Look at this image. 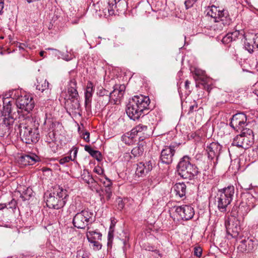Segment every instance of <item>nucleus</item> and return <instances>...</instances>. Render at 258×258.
Wrapping results in <instances>:
<instances>
[{"mask_svg": "<svg viewBox=\"0 0 258 258\" xmlns=\"http://www.w3.org/2000/svg\"><path fill=\"white\" fill-rule=\"evenodd\" d=\"M198 0H185L184 5L186 9L191 8Z\"/></svg>", "mask_w": 258, "mask_h": 258, "instance_id": "obj_48", "label": "nucleus"}, {"mask_svg": "<svg viewBox=\"0 0 258 258\" xmlns=\"http://www.w3.org/2000/svg\"><path fill=\"white\" fill-rule=\"evenodd\" d=\"M244 47L250 53H253L254 49L258 50V33H248L244 36Z\"/></svg>", "mask_w": 258, "mask_h": 258, "instance_id": "obj_16", "label": "nucleus"}, {"mask_svg": "<svg viewBox=\"0 0 258 258\" xmlns=\"http://www.w3.org/2000/svg\"><path fill=\"white\" fill-rule=\"evenodd\" d=\"M44 124H47L48 126V130L49 132H55L56 128L61 127V125L59 123V122L56 121H53L51 119H48L47 121L45 120Z\"/></svg>", "mask_w": 258, "mask_h": 258, "instance_id": "obj_32", "label": "nucleus"}, {"mask_svg": "<svg viewBox=\"0 0 258 258\" xmlns=\"http://www.w3.org/2000/svg\"><path fill=\"white\" fill-rule=\"evenodd\" d=\"M124 203L122 201H120L118 204V209L122 210L124 208Z\"/></svg>", "mask_w": 258, "mask_h": 258, "instance_id": "obj_61", "label": "nucleus"}, {"mask_svg": "<svg viewBox=\"0 0 258 258\" xmlns=\"http://www.w3.org/2000/svg\"><path fill=\"white\" fill-rule=\"evenodd\" d=\"M210 80L208 78L204 77H200L199 78V82L197 84L196 87L202 86V88L207 91L208 94L210 93L211 90L212 89V84L210 83Z\"/></svg>", "mask_w": 258, "mask_h": 258, "instance_id": "obj_27", "label": "nucleus"}, {"mask_svg": "<svg viewBox=\"0 0 258 258\" xmlns=\"http://www.w3.org/2000/svg\"><path fill=\"white\" fill-rule=\"evenodd\" d=\"M33 195V190L31 188L27 187L25 189L22 194H21L20 198L22 201H25L29 200Z\"/></svg>", "mask_w": 258, "mask_h": 258, "instance_id": "obj_35", "label": "nucleus"}, {"mask_svg": "<svg viewBox=\"0 0 258 258\" xmlns=\"http://www.w3.org/2000/svg\"><path fill=\"white\" fill-rule=\"evenodd\" d=\"M125 86L124 85H115L114 90L110 92L109 101L117 104L122 99Z\"/></svg>", "mask_w": 258, "mask_h": 258, "instance_id": "obj_19", "label": "nucleus"}, {"mask_svg": "<svg viewBox=\"0 0 258 258\" xmlns=\"http://www.w3.org/2000/svg\"><path fill=\"white\" fill-rule=\"evenodd\" d=\"M174 146H167L162 149L160 155V160L163 163L170 164L173 160V157L175 150Z\"/></svg>", "mask_w": 258, "mask_h": 258, "instance_id": "obj_18", "label": "nucleus"}, {"mask_svg": "<svg viewBox=\"0 0 258 258\" xmlns=\"http://www.w3.org/2000/svg\"><path fill=\"white\" fill-rule=\"evenodd\" d=\"M144 248L145 250L155 252L156 253H158L160 255L159 251L158 250H157L155 247L153 245H150L149 243L145 244L144 245Z\"/></svg>", "mask_w": 258, "mask_h": 258, "instance_id": "obj_44", "label": "nucleus"}, {"mask_svg": "<svg viewBox=\"0 0 258 258\" xmlns=\"http://www.w3.org/2000/svg\"><path fill=\"white\" fill-rule=\"evenodd\" d=\"M226 226H227L226 225ZM227 233L230 234L232 237H237L240 231V228L239 226H235L234 228H232L231 232H230V228L226 227Z\"/></svg>", "mask_w": 258, "mask_h": 258, "instance_id": "obj_38", "label": "nucleus"}, {"mask_svg": "<svg viewBox=\"0 0 258 258\" xmlns=\"http://www.w3.org/2000/svg\"><path fill=\"white\" fill-rule=\"evenodd\" d=\"M93 92L94 86L93 83L91 82H89L87 84L85 93V105L86 108H89L91 106V102Z\"/></svg>", "mask_w": 258, "mask_h": 258, "instance_id": "obj_24", "label": "nucleus"}, {"mask_svg": "<svg viewBox=\"0 0 258 258\" xmlns=\"http://www.w3.org/2000/svg\"><path fill=\"white\" fill-rule=\"evenodd\" d=\"M71 160L74 161V159H72L71 156H66V157H63V158H61L59 160V163L60 164L63 165L66 163H68V162H69Z\"/></svg>", "mask_w": 258, "mask_h": 258, "instance_id": "obj_49", "label": "nucleus"}, {"mask_svg": "<svg viewBox=\"0 0 258 258\" xmlns=\"http://www.w3.org/2000/svg\"><path fill=\"white\" fill-rule=\"evenodd\" d=\"M85 150L97 161H100L102 160V157L101 153L99 151L93 150L91 146L86 145L85 146Z\"/></svg>", "mask_w": 258, "mask_h": 258, "instance_id": "obj_31", "label": "nucleus"}, {"mask_svg": "<svg viewBox=\"0 0 258 258\" xmlns=\"http://www.w3.org/2000/svg\"><path fill=\"white\" fill-rule=\"evenodd\" d=\"M73 152L74 159L76 157L78 153V148L73 147L71 152Z\"/></svg>", "mask_w": 258, "mask_h": 258, "instance_id": "obj_59", "label": "nucleus"}, {"mask_svg": "<svg viewBox=\"0 0 258 258\" xmlns=\"http://www.w3.org/2000/svg\"><path fill=\"white\" fill-rule=\"evenodd\" d=\"M82 179L88 184L96 183L95 179L93 177L92 175L88 171H84L83 174L82 175Z\"/></svg>", "mask_w": 258, "mask_h": 258, "instance_id": "obj_36", "label": "nucleus"}, {"mask_svg": "<svg viewBox=\"0 0 258 258\" xmlns=\"http://www.w3.org/2000/svg\"><path fill=\"white\" fill-rule=\"evenodd\" d=\"M235 188L234 186L229 185L219 189L215 197V202L218 210L226 213L231 203L234 196Z\"/></svg>", "mask_w": 258, "mask_h": 258, "instance_id": "obj_3", "label": "nucleus"}, {"mask_svg": "<svg viewBox=\"0 0 258 258\" xmlns=\"http://www.w3.org/2000/svg\"><path fill=\"white\" fill-rule=\"evenodd\" d=\"M7 209H16L17 207V202L15 200L12 199L10 202L7 203Z\"/></svg>", "mask_w": 258, "mask_h": 258, "instance_id": "obj_50", "label": "nucleus"}, {"mask_svg": "<svg viewBox=\"0 0 258 258\" xmlns=\"http://www.w3.org/2000/svg\"><path fill=\"white\" fill-rule=\"evenodd\" d=\"M175 196L185 199L186 193V186L184 182L176 183L173 187Z\"/></svg>", "mask_w": 258, "mask_h": 258, "instance_id": "obj_23", "label": "nucleus"}, {"mask_svg": "<svg viewBox=\"0 0 258 258\" xmlns=\"http://www.w3.org/2000/svg\"><path fill=\"white\" fill-rule=\"evenodd\" d=\"M237 29H243V27L242 26L241 27H240L239 26V25H237L236 26H235L234 30H237Z\"/></svg>", "mask_w": 258, "mask_h": 258, "instance_id": "obj_64", "label": "nucleus"}, {"mask_svg": "<svg viewBox=\"0 0 258 258\" xmlns=\"http://www.w3.org/2000/svg\"><path fill=\"white\" fill-rule=\"evenodd\" d=\"M105 181H102L101 179H100V181L103 182L105 187H111L112 184L111 180L106 176H105Z\"/></svg>", "mask_w": 258, "mask_h": 258, "instance_id": "obj_51", "label": "nucleus"}, {"mask_svg": "<svg viewBox=\"0 0 258 258\" xmlns=\"http://www.w3.org/2000/svg\"><path fill=\"white\" fill-rule=\"evenodd\" d=\"M145 145L146 144L145 142L138 144V145L132 150V154L135 157H138L142 156L144 152V147L145 146Z\"/></svg>", "mask_w": 258, "mask_h": 258, "instance_id": "obj_30", "label": "nucleus"}, {"mask_svg": "<svg viewBox=\"0 0 258 258\" xmlns=\"http://www.w3.org/2000/svg\"><path fill=\"white\" fill-rule=\"evenodd\" d=\"M233 41L232 40V38H231V36L229 33L227 34L225 36H224L222 39V42L224 44H228L230 42Z\"/></svg>", "mask_w": 258, "mask_h": 258, "instance_id": "obj_47", "label": "nucleus"}, {"mask_svg": "<svg viewBox=\"0 0 258 258\" xmlns=\"http://www.w3.org/2000/svg\"><path fill=\"white\" fill-rule=\"evenodd\" d=\"M194 254L198 257H200L202 254V250L200 247H196L194 248Z\"/></svg>", "mask_w": 258, "mask_h": 258, "instance_id": "obj_53", "label": "nucleus"}, {"mask_svg": "<svg viewBox=\"0 0 258 258\" xmlns=\"http://www.w3.org/2000/svg\"><path fill=\"white\" fill-rule=\"evenodd\" d=\"M65 108L69 114H81V108L80 103V97L67 98L65 99Z\"/></svg>", "mask_w": 258, "mask_h": 258, "instance_id": "obj_12", "label": "nucleus"}, {"mask_svg": "<svg viewBox=\"0 0 258 258\" xmlns=\"http://www.w3.org/2000/svg\"><path fill=\"white\" fill-rule=\"evenodd\" d=\"M47 144L53 153H56L57 152L58 145L57 144L56 141L51 142L47 143Z\"/></svg>", "mask_w": 258, "mask_h": 258, "instance_id": "obj_43", "label": "nucleus"}, {"mask_svg": "<svg viewBox=\"0 0 258 258\" xmlns=\"http://www.w3.org/2000/svg\"><path fill=\"white\" fill-rule=\"evenodd\" d=\"M77 81L75 79H71L68 84L67 89V98H77L80 97L78 91L77 90Z\"/></svg>", "mask_w": 258, "mask_h": 258, "instance_id": "obj_22", "label": "nucleus"}, {"mask_svg": "<svg viewBox=\"0 0 258 258\" xmlns=\"http://www.w3.org/2000/svg\"><path fill=\"white\" fill-rule=\"evenodd\" d=\"M255 199L251 195L249 194H245L242 196V201L241 203V205L244 206V204L247 207L246 210L250 211L252 208L254 207L253 201Z\"/></svg>", "mask_w": 258, "mask_h": 258, "instance_id": "obj_26", "label": "nucleus"}, {"mask_svg": "<svg viewBox=\"0 0 258 258\" xmlns=\"http://www.w3.org/2000/svg\"><path fill=\"white\" fill-rule=\"evenodd\" d=\"M254 142L253 131L250 129L243 130L241 134L236 136L232 145L244 149L249 148Z\"/></svg>", "mask_w": 258, "mask_h": 258, "instance_id": "obj_6", "label": "nucleus"}, {"mask_svg": "<svg viewBox=\"0 0 258 258\" xmlns=\"http://www.w3.org/2000/svg\"><path fill=\"white\" fill-rule=\"evenodd\" d=\"M60 251L61 252L64 253L66 254L71 252L70 248L69 247H67V248H63V247H61Z\"/></svg>", "mask_w": 258, "mask_h": 258, "instance_id": "obj_60", "label": "nucleus"}, {"mask_svg": "<svg viewBox=\"0 0 258 258\" xmlns=\"http://www.w3.org/2000/svg\"><path fill=\"white\" fill-rule=\"evenodd\" d=\"M29 164L33 165L38 161V157L35 154L29 155Z\"/></svg>", "mask_w": 258, "mask_h": 258, "instance_id": "obj_46", "label": "nucleus"}, {"mask_svg": "<svg viewBox=\"0 0 258 258\" xmlns=\"http://www.w3.org/2000/svg\"><path fill=\"white\" fill-rule=\"evenodd\" d=\"M93 213L88 209L78 212L73 219V225L78 229H85L89 224L92 223Z\"/></svg>", "mask_w": 258, "mask_h": 258, "instance_id": "obj_7", "label": "nucleus"}, {"mask_svg": "<svg viewBox=\"0 0 258 258\" xmlns=\"http://www.w3.org/2000/svg\"><path fill=\"white\" fill-rule=\"evenodd\" d=\"M19 128L20 135L23 142L30 144L38 142L40 136L37 127H32V126L23 122L19 124Z\"/></svg>", "mask_w": 258, "mask_h": 258, "instance_id": "obj_5", "label": "nucleus"}, {"mask_svg": "<svg viewBox=\"0 0 258 258\" xmlns=\"http://www.w3.org/2000/svg\"><path fill=\"white\" fill-rule=\"evenodd\" d=\"M135 136L131 132L126 133L121 137L122 141L126 145L132 144Z\"/></svg>", "mask_w": 258, "mask_h": 258, "instance_id": "obj_34", "label": "nucleus"}, {"mask_svg": "<svg viewBox=\"0 0 258 258\" xmlns=\"http://www.w3.org/2000/svg\"><path fill=\"white\" fill-rule=\"evenodd\" d=\"M190 158L185 156L181 158L177 166V172L182 178L191 180L199 173L198 168L190 162Z\"/></svg>", "mask_w": 258, "mask_h": 258, "instance_id": "obj_4", "label": "nucleus"}, {"mask_svg": "<svg viewBox=\"0 0 258 258\" xmlns=\"http://www.w3.org/2000/svg\"><path fill=\"white\" fill-rule=\"evenodd\" d=\"M108 242L107 245H111L112 243L113 239V231L109 230L108 233Z\"/></svg>", "mask_w": 258, "mask_h": 258, "instance_id": "obj_52", "label": "nucleus"}, {"mask_svg": "<svg viewBox=\"0 0 258 258\" xmlns=\"http://www.w3.org/2000/svg\"><path fill=\"white\" fill-rule=\"evenodd\" d=\"M4 108L8 114L7 116L5 115L2 121L0 120V137L8 136L10 134L15 121L14 117L10 115L11 112V105L10 102L6 106H4Z\"/></svg>", "mask_w": 258, "mask_h": 258, "instance_id": "obj_8", "label": "nucleus"}, {"mask_svg": "<svg viewBox=\"0 0 258 258\" xmlns=\"http://www.w3.org/2000/svg\"><path fill=\"white\" fill-rule=\"evenodd\" d=\"M77 258H88V253L83 249L78 250Z\"/></svg>", "mask_w": 258, "mask_h": 258, "instance_id": "obj_45", "label": "nucleus"}, {"mask_svg": "<svg viewBox=\"0 0 258 258\" xmlns=\"http://www.w3.org/2000/svg\"><path fill=\"white\" fill-rule=\"evenodd\" d=\"M29 155H24L20 157L19 162L24 166L29 165Z\"/></svg>", "mask_w": 258, "mask_h": 258, "instance_id": "obj_41", "label": "nucleus"}, {"mask_svg": "<svg viewBox=\"0 0 258 258\" xmlns=\"http://www.w3.org/2000/svg\"><path fill=\"white\" fill-rule=\"evenodd\" d=\"M45 141L47 143L52 141H56L55 133L49 132L45 136Z\"/></svg>", "mask_w": 258, "mask_h": 258, "instance_id": "obj_40", "label": "nucleus"}, {"mask_svg": "<svg viewBox=\"0 0 258 258\" xmlns=\"http://www.w3.org/2000/svg\"><path fill=\"white\" fill-rule=\"evenodd\" d=\"M111 3L114 5V10L119 13L124 12L127 8V3L125 0H111Z\"/></svg>", "mask_w": 258, "mask_h": 258, "instance_id": "obj_25", "label": "nucleus"}, {"mask_svg": "<svg viewBox=\"0 0 258 258\" xmlns=\"http://www.w3.org/2000/svg\"><path fill=\"white\" fill-rule=\"evenodd\" d=\"M198 104L196 102H194V104L191 105L189 107L188 114L194 112V110L198 108Z\"/></svg>", "mask_w": 258, "mask_h": 258, "instance_id": "obj_55", "label": "nucleus"}, {"mask_svg": "<svg viewBox=\"0 0 258 258\" xmlns=\"http://www.w3.org/2000/svg\"><path fill=\"white\" fill-rule=\"evenodd\" d=\"M247 125V117L245 113L238 112L233 115L230 125L236 131L245 130L244 127Z\"/></svg>", "mask_w": 258, "mask_h": 258, "instance_id": "obj_10", "label": "nucleus"}, {"mask_svg": "<svg viewBox=\"0 0 258 258\" xmlns=\"http://www.w3.org/2000/svg\"><path fill=\"white\" fill-rule=\"evenodd\" d=\"M83 135L84 140L87 142H89L90 133L88 132H85L83 134Z\"/></svg>", "mask_w": 258, "mask_h": 258, "instance_id": "obj_57", "label": "nucleus"}, {"mask_svg": "<svg viewBox=\"0 0 258 258\" xmlns=\"http://www.w3.org/2000/svg\"><path fill=\"white\" fill-rule=\"evenodd\" d=\"M104 191L106 194L107 199L108 200H109L112 196V190L111 187H105Z\"/></svg>", "mask_w": 258, "mask_h": 258, "instance_id": "obj_54", "label": "nucleus"}, {"mask_svg": "<svg viewBox=\"0 0 258 258\" xmlns=\"http://www.w3.org/2000/svg\"><path fill=\"white\" fill-rule=\"evenodd\" d=\"M190 84V81H189L188 80H186L185 81V88L187 90V89H189V84Z\"/></svg>", "mask_w": 258, "mask_h": 258, "instance_id": "obj_62", "label": "nucleus"}, {"mask_svg": "<svg viewBox=\"0 0 258 258\" xmlns=\"http://www.w3.org/2000/svg\"><path fill=\"white\" fill-rule=\"evenodd\" d=\"M91 244H92V247L94 250H99L101 249L102 244L99 242V240H92L88 241Z\"/></svg>", "mask_w": 258, "mask_h": 258, "instance_id": "obj_42", "label": "nucleus"}, {"mask_svg": "<svg viewBox=\"0 0 258 258\" xmlns=\"http://www.w3.org/2000/svg\"><path fill=\"white\" fill-rule=\"evenodd\" d=\"M154 161L153 160L141 162L137 164L136 175L138 177H145L153 169Z\"/></svg>", "mask_w": 258, "mask_h": 258, "instance_id": "obj_17", "label": "nucleus"}, {"mask_svg": "<svg viewBox=\"0 0 258 258\" xmlns=\"http://www.w3.org/2000/svg\"><path fill=\"white\" fill-rule=\"evenodd\" d=\"M68 192L66 189L59 186L56 187L53 192L45 194L46 204L49 208L60 209L66 205L68 198Z\"/></svg>", "mask_w": 258, "mask_h": 258, "instance_id": "obj_2", "label": "nucleus"}, {"mask_svg": "<svg viewBox=\"0 0 258 258\" xmlns=\"http://www.w3.org/2000/svg\"><path fill=\"white\" fill-rule=\"evenodd\" d=\"M150 100L148 96L143 95L134 96L129 100L126 107V112L128 117L134 120L138 119L144 115L146 110L149 109Z\"/></svg>", "mask_w": 258, "mask_h": 258, "instance_id": "obj_1", "label": "nucleus"}, {"mask_svg": "<svg viewBox=\"0 0 258 258\" xmlns=\"http://www.w3.org/2000/svg\"><path fill=\"white\" fill-rule=\"evenodd\" d=\"M114 6V5L111 3V0H108L106 3H104L101 9H100V11L102 12L106 18L115 15L116 14Z\"/></svg>", "mask_w": 258, "mask_h": 258, "instance_id": "obj_21", "label": "nucleus"}, {"mask_svg": "<svg viewBox=\"0 0 258 258\" xmlns=\"http://www.w3.org/2000/svg\"><path fill=\"white\" fill-rule=\"evenodd\" d=\"M49 83L46 80L40 79L37 80L36 84V89L41 91L42 92L46 89H48Z\"/></svg>", "mask_w": 258, "mask_h": 258, "instance_id": "obj_33", "label": "nucleus"}, {"mask_svg": "<svg viewBox=\"0 0 258 258\" xmlns=\"http://www.w3.org/2000/svg\"><path fill=\"white\" fill-rule=\"evenodd\" d=\"M222 9L217 7L214 5L209 7L207 9V15L214 19L215 22L218 18L219 14L220 13Z\"/></svg>", "mask_w": 258, "mask_h": 258, "instance_id": "obj_28", "label": "nucleus"}, {"mask_svg": "<svg viewBox=\"0 0 258 258\" xmlns=\"http://www.w3.org/2000/svg\"><path fill=\"white\" fill-rule=\"evenodd\" d=\"M94 172L96 173L97 174H99V175H101L103 173V169H102L101 167H95L94 170H93Z\"/></svg>", "mask_w": 258, "mask_h": 258, "instance_id": "obj_56", "label": "nucleus"}, {"mask_svg": "<svg viewBox=\"0 0 258 258\" xmlns=\"http://www.w3.org/2000/svg\"><path fill=\"white\" fill-rule=\"evenodd\" d=\"M258 246V240L255 238H247L242 240L237 247L238 250L241 252H250L255 250Z\"/></svg>", "mask_w": 258, "mask_h": 258, "instance_id": "obj_15", "label": "nucleus"}, {"mask_svg": "<svg viewBox=\"0 0 258 258\" xmlns=\"http://www.w3.org/2000/svg\"><path fill=\"white\" fill-rule=\"evenodd\" d=\"M17 106L27 112H30L34 107V102L32 97L29 95L21 96L16 101Z\"/></svg>", "mask_w": 258, "mask_h": 258, "instance_id": "obj_13", "label": "nucleus"}, {"mask_svg": "<svg viewBox=\"0 0 258 258\" xmlns=\"http://www.w3.org/2000/svg\"><path fill=\"white\" fill-rule=\"evenodd\" d=\"M233 23V20L228 10L222 9L218 18L213 25V28L215 31H221Z\"/></svg>", "mask_w": 258, "mask_h": 258, "instance_id": "obj_9", "label": "nucleus"}, {"mask_svg": "<svg viewBox=\"0 0 258 258\" xmlns=\"http://www.w3.org/2000/svg\"><path fill=\"white\" fill-rule=\"evenodd\" d=\"M7 203L0 204V210H2L5 208L7 209Z\"/></svg>", "mask_w": 258, "mask_h": 258, "instance_id": "obj_63", "label": "nucleus"}, {"mask_svg": "<svg viewBox=\"0 0 258 258\" xmlns=\"http://www.w3.org/2000/svg\"><path fill=\"white\" fill-rule=\"evenodd\" d=\"M175 214L181 220L187 221L192 219L195 215L194 208L190 205H183L175 208Z\"/></svg>", "mask_w": 258, "mask_h": 258, "instance_id": "obj_11", "label": "nucleus"}, {"mask_svg": "<svg viewBox=\"0 0 258 258\" xmlns=\"http://www.w3.org/2000/svg\"><path fill=\"white\" fill-rule=\"evenodd\" d=\"M230 34L231 38L233 41L235 40L239 35H241L244 37L246 34H245L244 30L243 29H237V30H234V31L229 33Z\"/></svg>", "mask_w": 258, "mask_h": 258, "instance_id": "obj_37", "label": "nucleus"}, {"mask_svg": "<svg viewBox=\"0 0 258 258\" xmlns=\"http://www.w3.org/2000/svg\"><path fill=\"white\" fill-rule=\"evenodd\" d=\"M4 8V0H0V15L3 13V10Z\"/></svg>", "mask_w": 258, "mask_h": 258, "instance_id": "obj_58", "label": "nucleus"}, {"mask_svg": "<svg viewBox=\"0 0 258 258\" xmlns=\"http://www.w3.org/2000/svg\"><path fill=\"white\" fill-rule=\"evenodd\" d=\"M110 92L109 91L101 88L99 90L98 92L97 93L99 97H106V101H109V96H110Z\"/></svg>", "mask_w": 258, "mask_h": 258, "instance_id": "obj_39", "label": "nucleus"}, {"mask_svg": "<svg viewBox=\"0 0 258 258\" xmlns=\"http://www.w3.org/2000/svg\"><path fill=\"white\" fill-rule=\"evenodd\" d=\"M222 146L218 142H212L207 143L205 148L209 159L211 160L216 158V162H214V165L217 163L218 158L220 155Z\"/></svg>", "mask_w": 258, "mask_h": 258, "instance_id": "obj_14", "label": "nucleus"}, {"mask_svg": "<svg viewBox=\"0 0 258 258\" xmlns=\"http://www.w3.org/2000/svg\"><path fill=\"white\" fill-rule=\"evenodd\" d=\"M86 237L88 241L101 240L102 234L98 230H88Z\"/></svg>", "mask_w": 258, "mask_h": 258, "instance_id": "obj_29", "label": "nucleus"}, {"mask_svg": "<svg viewBox=\"0 0 258 258\" xmlns=\"http://www.w3.org/2000/svg\"><path fill=\"white\" fill-rule=\"evenodd\" d=\"M147 130V126L143 124H139L134 127L131 130V133L135 136H139V140L143 141L145 138L149 136Z\"/></svg>", "mask_w": 258, "mask_h": 258, "instance_id": "obj_20", "label": "nucleus"}]
</instances>
